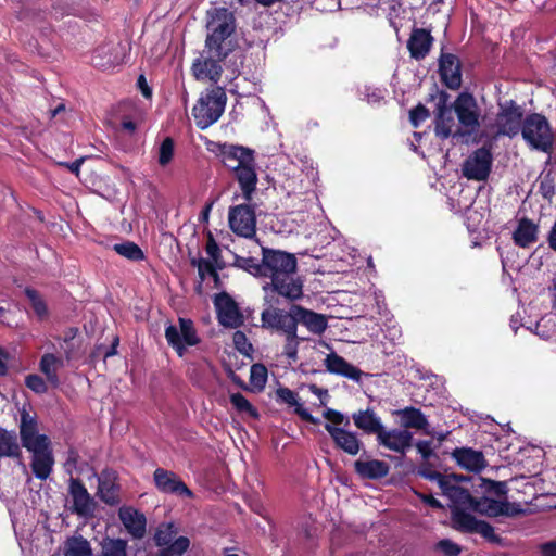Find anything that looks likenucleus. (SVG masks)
<instances>
[{
  "label": "nucleus",
  "instance_id": "obj_34",
  "mask_svg": "<svg viewBox=\"0 0 556 556\" xmlns=\"http://www.w3.org/2000/svg\"><path fill=\"white\" fill-rule=\"evenodd\" d=\"M63 366L61 358L56 357L52 353H46L41 356L39 368L40 371L46 376L47 380L52 387L58 388L60 379L58 375V368Z\"/></svg>",
  "mask_w": 556,
  "mask_h": 556
},
{
  "label": "nucleus",
  "instance_id": "obj_3",
  "mask_svg": "<svg viewBox=\"0 0 556 556\" xmlns=\"http://www.w3.org/2000/svg\"><path fill=\"white\" fill-rule=\"evenodd\" d=\"M269 281L263 286L267 306L280 305V298L296 302L304 296V280L298 274V260L293 253L262 247V275Z\"/></svg>",
  "mask_w": 556,
  "mask_h": 556
},
{
  "label": "nucleus",
  "instance_id": "obj_25",
  "mask_svg": "<svg viewBox=\"0 0 556 556\" xmlns=\"http://www.w3.org/2000/svg\"><path fill=\"white\" fill-rule=\"evenodd\" d=\"M433 40L430 30L414 27L407 41L410 56L417 61L424 60L429 54Z\"/></svg>",
  "mask_w": 556,
  "mask_h": 556
},
{
  "label": "nucleus",
  "instance_id": "obj_33",
  "mask_svg": "<svg viewBox=\"0 0 556 556\" xmlns=\"http://www.w3.org/2000/svg\"><path fill=\"white\" fill-rule=\"evenodd\" d=\"M513 240L516 245L528 248L538 240V225L527 217L521 218L513 232Z\"/></svg>",
  "mask_w": 556,
  "mask_h": 556
},
{
  "label": "nucleus",
  "instance_id": "obj_17",
  "mask_svg": "<svg viewBox=\"0 0 556 556\" xmlns=\"http://www.w3.org/2000/svg\"><path fill=\"white\" fill-rule=\"evenodd\" d=\"M438 63L441 83L451 90H458L463 84L459 58L442 50Z\"/></svg>",
  "mask_w": 556,
  "mask_h": 556
},
{
  "label": "nucleus",
  "instance_id": "obj_55",
  "mask_svg": "<svg viewBox=\"0 0 556 556\" xmlns=\"http://www.w3.org/2000/svg\"><path fill=\"white\" fill-rule=\"evenodd\" d=\"M323 416L325 419L329 421L328 424H330L331 426L338 427L343 422L345 424V426H348L350 424L349 419H345L344 415L341 412L336 410L333 408H327L326 410H324Z\"/></svg>",
  "mask_w": 556,
  "mask_h": 556
},
{
  "label": "nucleus",
  "instance_id": "obj_40",
  "mask_svg": "<svg viewBox=\"0 0 556 556\" xmlns=\"http://www.w3.org/2000/svg\"><path fill=\"white\" fill-rule=\"evenodd\" d=\"M230 403L239 413H247L254 419L260 417L257 409L240 392L230 394Z\"/></svg>",
  "mask_w": 556,
  "mask_h": 556
},
{
  "label": "nucleus",
  "instance_id": "obj_57",
  "mask_svg": "<svg viewBox=\"0 0 556 556\" xmlns=\"http://www.w3.org/2000/svg\"><path fill=\"white\" fill-rule=\"evenodd\" d=\"M416 496L426 505L434 509H443L442 503L431 494H425L418 491H414Z\"/></svg>",
  "mask_w": 556,
  "mask_h": 556
},
{
  "label": "nucleus",
  "instance_id": "obj_24",
  "mask_svg": "<svg viewBox=\"0 0 556 556\" xmlns=\"http://www.w3.org/2000/svg\"><path fill=\"white\" fill-rule=\"evenodd\" d=\"M119 520L134 539H142L147 530V518L138 509L124 506L118 511Z\"/></svg>",
  "mask_w": 556,
  "mask_h": 556
},
{
  "label": "nucleus",
  "instance_id": "obj_7",
  "mask_svg": "<svg viewBox=\"0 0 556 556\" xmlns=\"http://www.w3.org/2000/svg\"><path fill=\"white\" fill-rule=\"evenodd\" d=\"M262 327L285 336V344L282 353L288 358L289 363H295L299 358L298 351L299 345L305 339L298 336V330L291 327L286 321H282L280 317L275 315L268 308H264L261 313Z\"/></svg>",
  "mask_w": 556,
  "mask_h": 556
},
{
  "label": "nucleus",
  "instance_id": "obj_11",
  "mask_svg": "<svg viewBox=\"0 0 556 556\" xmlns=\"http://www.w3.org/2000/svg\"><path fill=\"white\" fill-rule=\"evenodd\" d=\"M455 529L464 533H478L488 542L501 545L502 538L495 533L494 527L485 520H479L473 515L459 510L454 513Z\"/></svg>",
  "mask_w": 556,
  "mask_h": 556
},
{
  "label": "nucleus",
  "instance_id": "obj_36",
  "mask_svg": "<svg viewBox=\"0 0 556 556\" xmlns=\"http://www.w3.org/2000/svg\"><path fill=\"white\" fill-rule=\"evenodd\" d=\"M63 556H93V553L86 538L83 535H72L64 542Z\"/></svg>",
  "mask_w": 556,
  "mask_h": 556
},
{
  "label": "nucleus",
  "instance_id": "obj_4",
  "mask_svg": "<svg viewBox=\"0 0 556 556\" xmlns=\"http://www.w3.org/2000/svg\"><path fill=\"white\" fill-rule=\"evenodd\" d=\"M289 309L280 308L279 305L267 306L270 312L280 317L282 321H286L295 330L298 326H304L311 333L321 336L328 328L327 316L302 305L290 302Z\"/></svg>",
  "mask_w": 556,
  "mask_h": 556
},
{
  "label": "nucleus",
  "instance_id": "obj_64",
  "mask_svg": "<svg viewBox=\"0 0 556 556\" xmlns=\"http://www.w3.org/2000/svg\"><path fill=\"white\" fill-rule=\"evenodd\" d=\"M547 242L549 248L556 252V219L548 232Z\"/></svg>",
  "mask_w": 556,
  "mask_h": 556
},
{
  "label": "nucleus",
  "instance_id": "obj_26",
  "mask_svg": "<svg viewBox=\"0 0 556 556\" xmlns=\"http://www.w3.org/2000/svg\"><path fill=\"white\" fill-rule=\"evenodd\" d=\"M325 366L330 374L342 376L356 382H359L363 376V371L358 367L334 352L326 356Z\"/></svg>",
  "mask_w": 556,
  "mask_h": 556
},
{
  "label": "nucleus",
  "instance_id": "obj_47",
  "mask_svg": "<svg viewBox=\"0 0 556 556\" xmlns=\"http://www.w3.org/2000/svg\"><path fill=\"white\" fill-rule=\"evenodd\" d=\"M25 294L31 303V307L36 315L43 318L48 315V307L43 299L39 295L38 291L31 288H26Z\"/></svg>",
  "mask_w": 556,
  "mask_h": 556
},
{
  "label": "nucleus",
  "instance_id": "obj_20",
  "mask_svg": "<svg viewBox=\"0 0 556 556\" xmlns=\"http://www.w3.org/2000/svg\"><path fill=\"white\" fill-rule=\"evenodd\" d=\"M117 472L112 468H104L98 477V496L110 506L119 504V490Z\"/></svg>",
  "mask_w": 556,
  "mask_h": 556
},
{
  "label": "nucleus",
  "instance_id": "obj_37",
  "mask_svg": "<svg viewBox=\"0 0 556 556\" xmlns=\"http://www.w3.org/2000/svg\"><path fill=\"white\" fill-rule=\"evenodd\" d=\"M475 481L477 483L476 493L481 492L483 494L482 496H486L488 494L505 496L508 492L507 483L505 481H494L481 476H477Z\"/></svg>",
  "mask_w": 556,
  "mask_h": 556
},
{
  "label": "nucleus",
  "instance_id": "obj_59",
  "mask_svg": "<svg viewBox=\"0 0 556 556\" xmlns=\"http://www.w3.org/2000/svg\"><path fill=\"white\" fill-rule=\"evenodd\" d=\"M121 128L129 135H132L137 129V123L128 116H124L121 122Z\"/></svg>",
  "mask_w": 556,
  "mask_h": 556
},
{
  "label": "nucleus",
  "instance_id": "obj_48",
  "mask_svg": "<svg viewBox=\"0 0 556 556\" xmlns=\"http://www.w3.org/2000/svg\"><path fill=\"white\" fill-rule=\"evenodd\" d=\"M190 265L192 267L198 268V275H199L201 282L204 281V266L208 269V275L211 277H213L215 282H217L219 280L217 268L214 266V264L211 261L204 260L202 257H200V258L192 257L190 260Z\"/></svg>",
  "mask_w": 556,
  "mask_h": 556
},
{
  "label": "nucleus",
  "instance_id": "obj_44",
  "mask_svg": "<svg viewBox=\"0 0 556 556\" xmlns=\"http://www.w3.org/2000/svg\"><path fill=\"white\" fill-rule=\"evenodd\" d=\"M189 546L190 540L187 536H179L172 544L163 546L159 556H182Z\"/></svg>",
  "mask_w": 556,
  "mask_h": 556
},
{
  "label": "nucleus",
  "instance_id": "obj_19",
  "mask_svg": "<svg viewBox=\"0 0 556 556\" xmlns=\"http://www.w3.org/2000/svg\"><path fill=\"white\" fill-rule=\"evenodd\" d=\"M27 451L33 454L30 468L34 476L39 480H47L54 466L51 441Z\"/></svg>",
  "mask_w": 556,
  "mask_h": 556
},
{
  "label": "nucleus",
  "instance_id": "obj_2",
  "mask_svg": "<svg viewBox=\"0 0 556 556\" xmlns=\"http://www.w3.org/2000/svg\"><path fill=\"white\" fill-rule=\"evenodd\" d=\"M204 49L191 66L197 80L217 84L223 74L222 63L239 48L235 14L219 7L206 12Z\"/></svg>",
  "mask_w": 556,
  "mask_h": 556
},
{
  "label": "nucleus",
  "instance_id": "obj_9",
  "mask_svg": "<svg viewBox=\"0 0 556 556\" xmlns=\"http://www.w3.org/2000/svg\"><path fill=\"white\" fill-rule=\"evenodd\" d=\"M178 323L179 328L172 324L165 328V339L177 355L182 357L187 348L198 345L201 339L191 319L179 317Z\"/></svg>",
  "mask_w": 556,
  "mask_h": 556
},
{
  "label": "nucleus",
  "instance_id": "obj_39",
  "mask_svg": "<svg viewBox=\"0 0 556 556\" xmlns=\"http://www.w3.org/2000/svg\"><path fill=\"white\" fill-rule=\"evenodd\" d=\"M233 266L240 268L254 277H261L262 275V258L235 256Z\"/></svg>",
  "mask_w": 556,
  "mask_h": 556
},
{
  "label": "nucleus",
  "instance_id": "obj_8",
  "mask_svg": "<svg viewBox=\"0 0 556 556\" xmlns=\"http://www.w3.org/2000/svg\"><path fill=\"white\" fill-rule=\"evenodd\" d=\"M464 136H470L480 128V108L475 96L468 91L460 92L452 104Z\"/></svg>",
  "mask_w": 556,
  "mask_h": 556
},
{
  "label": "nucleus",
  "instance_id": "obj_35",
  "mask_svg": "<svg viewBox=\"0 0 556 556\" xmlns=\"http://www.w3.org/2000/svg\"><path fill=\"white\" fill-rule=\"evenodd\" d=\"M400 414L402 415L403 426L405 428H414L422 430L425 434H431L428 430L429 422L419 408L413 406L405 407L400 410Z\"/></svg>",
  "mask_w": 556,
  "mask_h": 556
},
{
  "label": "nucleus",
  "instance_id": "obj_16",
  "mask_svg": "<svg viewBox=\"0 0 556 556\" xmlns=\"http://www.w3.org/2000/svg\"><path fill=\"white\" fill-rule=\"evenodd\" d=\"M153 481L155 488L164 494H174L180 497L192 498L193 492L174 471L156 468L153 472Z\"/></svg>",
  "mask_w": 556,
  "mask_h": 556
},
{
  "label": "nucleus",
  "instance_id": "obj_30",
  "mask_svg": "<svg viewBox=\"0 0 556 556\" xmlns=\"http://www.w3.org/2000/svg\"><path fill=\"white\" fill-rule=\"evenodd\" d=\"M354 470L362 479L379 480L388 476L390 466L379 459L354 462Z\"/></svg>",
  "mask_w": 556,
  "mask_h": 556
},
{
  "label": "nucleus",
  "instance_id": "obj_45",
  "mask_svg": "<svg viewBox=\"0 0 556 556\" xmlns=\"http://www.w3.org/2000/svg\"><path fill=\"white\" fill-rule=\"evenodd\" d=\"M175 152V141L172 137H166L163 139L159 147V153H157V162L162 167H165L168 165L173 157Z\"/></svg>",
  "mask_w": 556,
  "mask_h": 556
},
{
  "label": "nucleus",
  "instance_id": "obj_21",
  "mask_svg": "<svg viewBox=\"0 0 556 556\" xmlns=\"http://www.w3.org/2000/svg\"><path fill=\"white\" fill-rule=\"evenodd\" d=\"M443 495L447 496L452 502V518L454 519V513L466 509H472L476 505L478 497L471 494L472 489L467 485L445 484L442 488Z\"/></svg>",
  "mask_w": 556,
  "mask_h": 556
},
{
  "label": "nucleus",
  "instance_id": "obj_12",
  "mask_svg": "<svg viewBox=\"0 0 556 556\" xmlns=\"http://www.w3.org/2000/svg\"><path fill=\"white\" fill-rule=\"evenodd\" d=\"M493 163L490 148L481 147L475 150L464 162L463 176L469 180L484 181L488 179Z\"/></svg>",
  "mask_w": 556,
  "mask_h": 556
},
{
  "label": "nucleus",
  "instance_id": "obj_22",
  "mask_svg": "<svg viewBox=\"0 0 556 556\" xmlns=\"http://www.w3.org/2000/svg\"><path fill=\"white\" fill-rule=\"evenodd\" d=\"M377 441L379 445L390 451L405 454L406 450L413 445V433L406 429L387 430L384 428L377 437Z\"/></svg>",
  "mask_w": 556,
  "mask_h": 556
},
{
  "label": "nucleus",
  "instance_id": "obj_38",
  "mask_svg": "<svg viewBox=\"0 0 556 556\" xmlns=\"http://www.w3.org/2000/svg\"><path fill=\"white\" fill-rule=\"evenodd\" d=\"M112 249L118 255L131 262H139L146 258L142 249L132 241L127 240L122 243H115Z\"/></svg>",
  "mask_w": 556,
  "mask_h": 556
},
{
  "label": "nucleus",
  "instance_id": "obj_50",
  "mask_svg": "<svg viewBox=\"0 0 556 556\" xmlns=\"http://www.w3.org/2000/svg\"><path fill=\"white\" fill-rule=\"evenodd\" d=\"M25 386L37 394L48 392L47 382L37 374H30L25 377Z\"/></svg>",
  "mask_w": 556,
  "mask_h": 556
},
{
  "label": "nucleus",
  "instance_id": "obj_52",
  "mask_svg": "<svg viewBox=\"0 0 556 556\" xmlns=\"http://www.w3.org/2000/svg\"><path fill=\"white\" fill-rule=\"evenodd\" d=\"M430 116L429 110L421 103L409 111V122L414 128L420 126Z\"/></svg>",
  "mask_w": 556,
  "mask_h": 556
},
{
  "label": "nucleus",
  "instance_id": "obj_10",
  "mask_svg": "<svg viewBox=\"0 0 556 556\" xmlns=\"http://www.w3.org/2000/svg\"><path fill=\"white\" fill-rule=\"evenodd\" d=\"M438 102L434 116V132L442 140L450 137H464L462 128H455V119L453 115L452 104H448L450 94L444 90H437Z\"/></svg>",
  "mask_w": 556,
  "mask_h": 556
},
{
  "label": "nucleus",
  "instance_id": "obj_62",
  "mask_svg": "<svg viewBox=\"0 0 556 556\" xmlns=\"http://www.w3.org/2000/svg\"><path fill=\"white\" fill-rule=\"evenodd\" d=\"M542 556H556V542H547L541 546Z\"/></svg>",
  "mask_w": 556,
  "mask_h": 556
},
{
  "label": "nucleus",
  "instance_id": "obj_63",
  "mask_svg": "<svg viewBox=\"0 0 556 556\" xmlns=\"http://www.w3.org/2000/svg\"><path fill=\"white\" fill-rule=\"evenodd\" d=\"M118 343H119V338L115 337L111 346L106 348L105 351L103 352L104 359H106L111 356H114L117 353Z\"/></svg>",
  "mask_w": 556,
  "mask_h": 556
},
{
  "label": "nucleus",
  "instance_id": "obj_23",
  "mask_svg": "<svg viewBox=\"0 0 556 556\" xmlns=\"http://www.w3.org/2000/svg\"><path fill=\"white\" fill-rule=\"evenodd\" d=\"M325 430L329 433L336 446L346 454L355 456L361 451L362 442L355 432L330 424H325Z\"/></svg>",
  "mask_w": 556,
  "mask_h": 556
},
{
  "label": "nucleus",
  "instance_id": "obj_43",
  "mask_svg": "<svg viewBox=\"0 0 556 556\" xmlns=\"http://www.w3.org/2000/svg\"><path fill=\"white\" fill-rule=\"evenodd\" d=\"M127 543L122 539H113L102 544L99 556H127Z\"/></svg>",
  "mask_w": 556,
  "mask_h": 556
},
{
  "label": "nucleus",
  "instance_id": "obj_61",
  "mask_svg": "<svg viewBox=\"0 0 556 556\" xmlns=\"http://www.w3.org/2000/svg\"><path fill=\"white\" fill-rule=\"evenodd\" d=\"M83 162H84V159H77V160H75L72 163L63 162V163H60V165L64 166L65 168H67L73 174H78L79 168H80Z\"/></svg>",
  "mask_w": 556,
  "mask_h": 556
},
{
  "label": "nucleus",
  "instance_id": "obj_15",
  "mask_svg": "<svg viewBox=\"0 0 556 556\" xmlns=\"http://www.w3.org/2000/svg\"><path fill=\"white\" fill-rule=\"evenodd\" d=\"M214 305L217 320L223 327L236 329L243 324V315L237 302L227 292L216 294Z\"/></svg>",
  "mask_w": 556,
  "mask_h": 556
},
{
  "label": "nucleus",
  "instance_id": "obj_41",
  "mask_svg": "<svg viewBox=\"0 0 556 556\" xmlns=\"http://www.w3.org/2000/svg\"><path fill=\"white\" fill-rule=\"evenodd\" d=\"M207 240L205 245V251L207 255L211 257V262L217 268V270H222L225 268V263L222 258L220 249L218 243L216 242L213 233L207 231Z\"/></svg>",
  "mask_w": 556,
  "mask_h": 556
},
{
  "label": "nucleus",
  "instance_id": "obj_46",
  "mask_svg": "<svg viewBox=\"0 0 556 556\" xmlns=\"http://www.w3.org/2000/svg\"><path fill=\"white\" fill-rule=\"evenodd\" d=\"M267 368L261 363L253 364L250 369V382L253 387L262 390L267 382Z\"/></svg>",
  "mask_w": 556,
  "mask_h": 556
},
{
  "label": "nucleus",
  "instance_id": "obj_18",
  "mask_svg": "<svg viewBox=\"0 0 556 556\" xmlns=\"http://www.w3.org/2000/svg\"><path fill=\"white\" fill-rule=\"evenodd\" d=\"M20 438L22 446L26 450H31L51 441L47 434L39 433L37 418L30 416L26 409L21 412Z\"/></svg>",
  "mask_w": 556,
  "mask_h": 556
},
{
  "label": "nucleus",
  "instance_id": "obj_29",
  "mask_svg": "<svg viewBox=\"0 0 556 556\" xmlns=\"http://www.w3.org/2000/svg\"><path fill=\"white\" fill-rule=\"evenodd\" d=\"M352 419L355 427L366 434H376L378 437L384 429L381 418L370 407L353 413Z\"/></svg>",
  "mask_w": 556,
  "mask_h": 556
},
{
  "label": "nucleus",
  "instance_id": "obj_58",
  "mask_svg": "<svg viewBox=\"0 0 556 556\" xmlns=\"http://www.w3.org/2000/svg\"><path fill=\"white\" fill-rule=\"evenodd\" d=\"M137 86L144 98L150 99L152 97V89L149 87L144 75L138 77Z\"/></svg>",
  "mask_w": 556,
  "mask_h": 556
},
{
  "label": "nucleus",
  "instance_id": "obj_1",
  "mask_svg": "<svg viewBox=\"0 0 556 556\" xmlns=\"http://www.w3.org/2000/svg\"><path fill=\"white\" fill-rule=\"evenodd\" d=\"M222 163L227 167L237 180L242 198L247 203L229 207V228L237 236L251 239L256 235V213L252 201L257 186L255 151L249 147L219 143L218 153Z\"/></svg>",
  "mask_w": 556,
  "mask_h": 556
},
{
  "label": "nucleus",
  "instance_id": "obj_28",
  "mask_svg": "<svg viewBox=\"0 0 556 556\" xmlns=\"http://www.w3.org/2000/svg\"><path fill=\"white\" fill-rule=\"evenodd\" d=\"M275 400L277 403L287 404L288 406L294 407V414L298 415L302 420L317 425L319 419L314 417L303 405L299 402V395L287 387L280 386L275 391Z\"/></svg>",
  "mask_w": 556,
  "mask_h": 556
},
{
  "label": "nucleus",
  "instance_id": "obj_6",
  "mask_svg": "<svg viewBox=\"0 0 556 556\" xmlns=\"http://www.w3.org/2000/svg\"><path fill=\"white\" fill-rule=\"evenodd\" d=\"M521 135L523 140L534 150L552 153L554 134L547 118L540 113H530L522 123Z\"/></svg>",
  "mask_w": 556,
  "mask_h": 556
},
{
  "label": "nucleus",
  "instance_id": "obj_56",
  "mask_svg": "<svg viewBox=\"0 0 556 556\" xmlns=\"http://www.w3.org/2000/svg\"><path fill=\"white\" fill-rule=\"evenodd\" d=\"M415 446H416L418 453L421 455L424 460H428L432 456H434L433 448H432V441L420 440L416 443Z\"/></svg>",
  "mask_w": 556,
  "mask_h": 556
},
{
  "label": "nucleus",
  "instance_id": "obj_31",
  "mask_svg": "<svg viewBox=\"0 0 556 556\" xmlns=\"http://www.w3.org/2000/svg\"><path fill=\"white\" fill-rule=\"evenodd\" d=\"M473 510L488 517L498 516H514L515 511L510 509V504L507 501H498L488 496L478 498Z\"/></svg>",
  "mask_w": 556,
  "mask_h": 556
},
{
  "label": "nucleus",
  "instance_id": "obj_13",
  "mask_svg": "<svg viewBox=\"0 0 556 556\" xmlns=\"http://www.w3.org/2000/svg\"><path fill=\"white\" fill-rule=\"evenodd\" d=\"M523 110L514 100L500 103V111L496 116L497 132L513 138L519 134L523 123Z\"/></svg>",
  "mask_w": 556,
  "mask_h": 556
},
{
  "label": "nucleus",
  "instance_id": "obj_42",
  "mask_svg": "<svg viewBox=\"0 0 556 556\" xmlns=\"http://www.w3.org/2000/svg\"><path fill=\"white\" fill-rule=\"evenodd\" d=\"M176 534V529L173 523H162L157 527L154 534V543L159 547L172 544Z\"/></svg>",
  "mask_w": 556,
  "mask_h": 556
},
{
  "label": "nucleus",
  "instance_id": "obj_60",
  "mask_svg": "<svg viewBox=\"0 0 556 556\" xmlns=\"http://www.w3.org/2000/svg\"><path fill=\"white\" fill-rule=\"evenodd\" d=\"M213 205H214V201L207 202L204 205V207L202 208V211L200 212L199 222L201 224H207L208 223L210 214H211V211L213 208Z\"/></svg>",
  "mask_w": 556,
  "mask_h": 556
},
{
  "label": "nucleus",
  "instance_id": "obj_5",
  "mask_svg": "<svg viewBox=\"0 0 556 556\" xmlns=\"http://www.w3.org/2000/svg\"><path fill=\"white\" fill-rule=\"evenodd\" d=\"M227 96L223 87L206 89L192 109V115L200 129H206L216 123L225 111Z\"/></svg>",
  "mask_w": 556,
  "mask_h": 556
},
{
  "label": "nucleus",
  "instance_id": "obj_49",
  "mask_svg": "<svg viewBox=\"0 0 556 556\" xmlns=\"http://www.w3.org/2000/svg\"><path fill=\"white\" fill-rule=\"evenodd\" d=\"M417 473H418V476L422 477L424 479H427L429 481H435L441 490L446 484V478L444 477L445 475H443L439 471L432 470L430 468V465H424V466L419 467Z\"/></svg>",
  "mask_w": 556,
  "mask_h": 556
},
{
  "label": "nucleus",
  "instance_id": "obj_54",
  "mask_svg": "<svg viewBox=\"0 0 556 556\" xmlns=\"http://www.w3.org/2000/svg\"><path fill=\"white\" fill-rule=\"evenodd\" d=\"M540 192L544 199L551 200L555 194L554 177L547 173L540 181Z\"/></svg>",
  "mask_w": 556,
  "mask_h": 556
},
{
  "label": "nucleus",
  "instance_id": "obj_14",
  "mask_svg": "<svg viewBox=\"0 0 556 556\" xmlns=\"http://www.w3.org/2000/svg\"><path fill=\"white\" fill-rule=\"evenodd\" d=\"M68 494L72 497L71 511L79 517H93L96 502L79 478H71L68 482Z\"/></svg>",
  "mask_w": 556,
  "mask_h": 556
},
{
  "label": "nucleus",
  "instance_id": "obj_32",
  "mask_svg": "<svg viewBox=\"0 0 556 556\" xmlns=\"http://www.w3.org/2000/svg\"><path fill=\"white\" fill-rule=\"evenodd\" d=\"M11 458L21 462L23 453L14 430L0 427V460Z\"/></svg>",
  "mask_w": 556,
  "mask_h": 556
},
{
  "label": "nucleus",
  "instance_id": "obj_53",
  "mask_svg": "<svg viewBox=\"0 0 556 556\" xmlns=\"http://www.w3.org/2000/svg\"><path fill=\"white\" fill-rule=\"evenodd\" d=\"M446 478V482L447 484H456L457 483H463L464 485H467L469 488L472 489V492H477V489H476V477L477 476H466V475H462V473H450V475H445L444 476Z\"/></svg>",
  "mask_w": 556,
  "mask_h": 556
},
{
  "label": "nucleus",
  "instance_id": "obj_51",
  "mask_svg": "<svg viewBox=\"0 0 556 556\" xmlns=\"http://www.w3.org/2000/svg\"><path fill=\"white\" fill-rule=\"evenodd\" d=\"M434 549L442 553L444 556H459L462 552L460 546L450 539L440 540L435 544Z\"/></svg>",
  "mask_w": 556,
  "mask_h": 556
},
{
  "label": "nucleus",
  "instance_id": "obj_27",
  "mask_svg": "<svg viewBox=\"0 0 556 556\" xmlns=\"http://www.w3.org/2000/svg\"><path fill=\"white\" fill-rule=\"evenodd\" d=\"M452 457L459 467L471 472L479 473L486 466L483 453L470 447H456L452 452Z\"/></svg>",
  "mask_w": 556,
  "mask_h": 556
}]
</instances>
